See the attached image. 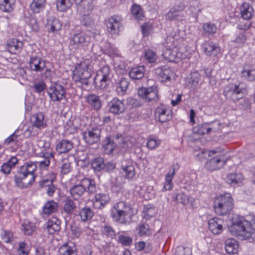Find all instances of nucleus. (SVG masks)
<instances>
[{"label": "nucleus", "mask_w": 255, "mask_h": 255, "mask_svg": "<svg viewBox=\"0 0 255 255\" xmlns=\"http://www.w3.org/2000/svg\"><path fill=\"white\" fill-rule=\"evenodd\" d=\"M94 61L91 59H86L80 61V63L75 64H71V59H67L65 60V64L72 68L73 80L76 82H80L82 85L87 86L89 85L88 80L91 77L94 64Z\"/></svg>", "instance_id": "1"}, {"label": "nucleus", "mask_w": 255, "mask_h": 255, "mask_svg": "<svg viewBox=\"0 0 255 255\" xmlns=\"http://www.w3.org/2000/svg\"><path fill=\"white\" fill-rule=\"evenodd\" d=\"M230 232L241 240L251 239L255 241L253 225L243 217L238 216L233 219L232 224L229 228Z\"/></svg>", "instance_id": "2"}, {"label": "nucleus", "mask_w": 255, "mask_h": 255, "mask_svg": "<svg viewBox=\"0 0 255 255\" xmlns=\"http://www.w3.org/2000/svg\"><path fill=\"white\" fill-rule=\"evenodd\" d=\"M37 165L32 161H28L21 166L15 176L14 180L16 186L21 188H26L35 181L34 172Z\"/></svg>", "instance_id": "3"}, {"label": "nucleus", "mask_w": 255, "mask_h": 255, "mask_svg": "<svg viewBox=\"0 0 255 255\" xmlns=\"http://www.w3.org/2000/svg\"><path fill=\"white\" fill-rule=\"evenodd\" d=\"M165 49L162 53L164 58L170 62H178L186 57L181 48L177 46V41L171 36L165 39Z\"/></svg>", "instance_id": "4"}, {"label": "nucleus", "mask_w": 255, "mask_h": 255, "mask_svg": "<svg viewBox=\"0 0 255 255\" xmlns=\"http://www.w3.org/2000/svg\"><path fill=\"white\" fill-rule=\"evenodd\" d=\"M234 207V199L229 193L220 194L215 199L214 209L215 213L220 216L229 213Z\"/></svg>", "instance_id": "5"}, {"label": "nucleus", "mask_w": 255, "mask_h": 255, "mask_svg": "<svg viewBox=\"0 0 255 255\" xmlns=\"http://www.w3.org/2000/svg\"><path fill=\"white\" fill-rule=\"evenodd\" d=\"M247 92L246 85L244 82L230 83L224 88L223 95L227 99L237 102L243 98V94Z\"/></svg>", "instance_id": "6"}, {"label": "nucleus", "mask_w": 255, "mask_h": 255, "mask_svg": "<svg viewBox=\"0 0 255 255\" xmlns=\"http://www.w3.org/2000/svg\"><path fill=\"white\" fill-rule=\"evenodd\" d=\"M89 193L96 192L95 181L93 179L84 178L77 184L70 188V194L74 198L77 199L80 197L85 191Z\"/></svg>", "instance_id": "7"}, {"label": "nucleus", "mask_w": 255, "mask_h": 255, "mask_svg": "<svg viewBox=\"0 0 255 255\" xmlns=\"http://www.w3.org/2000/svg\"><path fill=\"white\" fill-rule=\"evenodd\" d=\"M131 207L124 201L114 204L111 211V217L117 222L123 223L125 217L130 215Z\"/></svg>", "instance_id": "8"}, {"label": "nucleus", "mask_w": 255, "mask_h": 255, "mask_svg": "<svg viewBox=\"0 0 255 255\" xmlns=\"http://www.w3.org/2000/svg\"><path fill=\"white\" fill-rule=\"evenodd\" d=\"M138 96L145 102L157 101L159 99L158 88L156 85L151 86L141 87L137 91Z\"/></svg>", "instance_id": "9"}, {"label": "nucleus", "mask_w": 255, "mask_h": 255, "mask_svg": "<svg viewBox=\"0 0 255 255\" xmlns=\"http://www.w3.org/2000/svg\"><path fill=\"white\" fill-rule=\"evenodd\" d=\"M101 130L98 127H91L83 132L84 141L91 145L97 143L100 141Z\"/></svg>", "instance_id": "10"}, {"label": "nucleus", "mask_w": 255, "mask_h": 255, "mask_svg": "<svg viewBox=\"0 0 255 255\" xmlns=\"http://www.w3.org/2000/svg\"><path fill=\"white\" fill-rule=\"evenodd\" d=\"M122 18L118 15H114L105 19L107 30L111 35H118L122 27Z\"/></svg>", "instance_id": "11"}, {"label": "nucleus", "mask_w": 255, "mask_h": 255, "mask_svg": "<svg viewBox=\"0 0 255 255\" xmlns=\"http://www.w3.org/2000/svg\"><path fill=\"white\" fill-rule=\"evenodd\" d=\"M90 37L83 32L75 33L70 39V44L75 49L82 48L88 45Z\"/></svg>", "instance_id": "12"}, {"label": "nucleus", "mask_w": 255, "mask_h": 255, "mask_svg": "<svg viewBox=\"0 0 255 255\" xmlns=\"http://www.w3.org/2000/svg\"><path fill=\"white\" fill-rule=\"evenodd\" d=\"M154 116L155 119L159 122H166L172 117V110L166 106L161 104L156 108Z\"/></svg>", "instance_id": "13"}, {"label": "nucleus", "mask_w": 255, "mask_h": 255, "mask_svg": "<svg viewBox=\"0 0 255 255\" xmlns=\"http://www.w3.org/2000/svg\"><path fill=\"white\" fill-rule=\"evenodd\" d=\"M185 6L182 3L173 6L165 14V17L168 20H181L183 17V11Z\"/></svg>", "instance_id": "14"}, {"label": "nucleus", "mask_w": 255, "mask_h": 255, "mask_svg": "<svg viewBox=\"0 0 255 255\" xmlns=\"http://www.w3.org/2000/svg\"><path fill=\"white\" fill-rule=\"evenodd\" d=\"M155 72L158 79L162 83L170 82L174 75V72L172 69L166 65L156 68Z\"/></svg>", "instance_id": "15"}, {"label": "nucleus", "mask_w": 255, "mask_h": 255, "mask_svg": "<svg viewBox=\"0 0 255 255\" xmlns=\"http://www.w3.org/2000/svg\"><path fill=\"white\" fill-rule=\"evenodd\" d=\"M227 160L222 155L213 157L205 163V167L209 170L214 171L222 168L226 164Z\"/></svg>", "instance_id": "16"}, {"label": "nucleus", "mask_w": 255, "mask_h": 255, "mask_svg": "<svg viewBox=\"0 0 255 255\" xmlns=\"http://www.w3.org/2000/svg\"><path fill=\"white\" fill-rule=\"evenodd\" d=\"M221 124L217 121L208 124L205 123L198 125L197 127L194 128V132H197V134L200 135H204L206 133H209L211 130L216 131L219 128Z\"/></svg>", "instance_id": "17"}, {"label": "nucleus", "mask_w": 255, "mask_h": 255, "mask_svg": "<svg viewBox=\"0 0 255 255\" xmlns=\"http://www.w3.org/2000/svg\"><path fill=\"white\" fill-rule=\"evenodd\" d=\"M110 113L115 115H119L123 113L125 110V106L123 101L117 98H113L108 104Z\"/></svg>", "instance_id": "18"}, {"label": "nucleus", "mask_w": 255, "mask_h": 255, "mask_svg": "<svg viewBox=\"0 0 255 255\" xmlns=\"http://www.w3.org/2000/svg\"><path fill=\"white\" fill-rule=\"evenodd\" d=\"M110 201L109 195L105 193H96L92 199L94 207L98 209H103Z\"/></svg>", "instance_id": "19"}, {"label": "nucleus", "mask_w": 255, "mask_h": 255, "mask_svg": "<svg viewBox=\"0 0 255 255\" xmlns=\"http://www.w3.org/2000/svg\"><path fill=\"white\" fill-rule=\"evenodd\" d=\"M180 165L176 163L173 164L169 171L165 177V182L164 184L163 188L162 190V191L171 190L173 188L172 179L174 178L176 172L179 169Z\"/></svg>", "instance_id": "20"}, {"label": "nucleus", "mask_w": 255, "mask_h": 255, "mask_svg": "<svg viewBox=\"0 0 255 255\" xmlns=\"http://www.w3.org/2000/svg\"><path fill=\"white\" fill-rule=\"evenodd\" d=\"M80 13L90 14L93 9L92 0H75Z\"/></svg>", "instance_id": "21"}, {"label": "nucleus", "mask_w": 255, "mask_h": 255, "mask_svg": "<svg viewBox=\"0 0 255 255\" xmlns=\"http://www.w3.org/2000/svg\"><path fill=\"white\" fill-rule=\"evenodd\" d=\"M224 221L219 218H213L208 221V228L214 235H218L223 232Z\"/></svg>", "instance_id": "22"}, {"label": "nucleus", "mask_w": 255, "mask_h": 255, "mask_svg": "<svg viewBox=\"0 0 255 255\" xmlns=\"http://www.w3.org/2000/svg\"><path fill=\"white\" fill-rule=\"evenodd\" d=\"M29 64L31 70L36 72H41L45 67V61L38 56H31Z\"/></svg>", "instance_id": "23"}, {"label": "nucleus", "mask_w": 255, "mask_h": 255, "mask_svg": "<svg viewBox=\"0 0 255 255\" xmlns=\"http://www.w3.org/2000/svg\"><path fill=\"white\" fill-rule=\"evenodd\" d=\"M48 94L53 101H60L63 99L64 96L63 87L61 85L56 84L54 87H50Z\"/></svg>", "instance_id": "24"}, {"label": "nucleus", "mask_w": 255, "mask_h": 255, "mask_svg": "<svg viewBox=\"0 0 255 255\" xmlns=\"http://www.w3.org/2000/svg\"><path fill=\"white\" fill-rule=\"evenodd\" d=\"M86 101L91 109L94 111L99 110L102 107V102L100 97L95 94H88Z\"/></svg>", "instance_id": "25"}, {"label": "nucleus", "mask_w": 255, "mask_h": 255, "mask_svg": "<svg viewBox=\"0 0 255 255\" xmlns=\"http://www.w3.org/2000/svg\"><path fill=\"white\" fill-rule=\"evenodd\" d=\"M18 162V159L17 156H10V158L7 159V161L2 164L0 170L5 174H9L10 171L15 167Z\"/></svg>", "instance_id": "26"}, {"label": "nucleus", "mask_w": 255, "mask_h": 255, "mask_svg": "<svg viewBox=\"0 0 255 255\" xmlns=\"http://www.w3.org/2000/svg\"><path fill=\"white\" fill-rule=\"evenodd\" d=\"M244 180V176L240 173L228 174L226 177L227 182L231 186H238L242 184Z\"/></svg>", "instance_id": "27"}, {"label": "nucleus", "mask_w": 255, "mask_h": 255, "mask_svg": "<svg viewBox=\"0 0 255 255\" xmlns=\"http://www.w3.org/2000/svg\"><path fill=\"white\" fill-rule=\"evenodd\" d=\"M225 248L229 255L237 254L239 249L238 242L234 239H228L225 242Z\"/></svg>", "instance_id": "28"}, {"label": "nucleus", "mask_w": 255, "mask_h": 255, "mask_svg": "<svg viewBox=\"0 0 255 255\" xmlns=\"http://www.w3.org/2000/svg\"><path fill=\"white\" fill-rule=\"evenodd\" d=\"M31 122L34 126L39 129L45 128L46 125L44 114L42 113L34 115L31 118Z\"/></svg>", "instance_id": "29"}, {"label": "nucleus", "mask_w": 255, "mask_h": 255, "mask_svg": "<svg viewBox=\"0 0 255 255\" xmlns=\"http://www.w3.org/2000/svg\"><path fill=\"white\" fill-rule=\"evenodd\" d=\"M144 73V67L139 66L131 68L129 72V76L133 80H140L143 77Z\"/></svg>", "instance_id": "30"}, {"label": "nucleus", "mask_w": 255, "mask_h": 255, "mask_svg": "<svg viewBox=\"0 0 255 255\" xmlns=\"http://www.w3.org/2000/svg\"><path fill=\"white\" fill-rule=\"evenodd\" d=\"M220 47L213 42L207 43L204 47V52L206 55L216 56L220 52Z\"/></svg>", "instance_id": "31"}, {"label": "nucleus", "mask_w": 255, "mask_h": 255, "mask_svg": "<svg viewBox=\"0 0 255 255\" xmlns=\"http://www.w3.org/2000/svg\"><path fill=\"white\" fill-rule=\"evenodd\" d=\"M121 170V173L125 178L131 179L135 175V168L132 164H122Z\"/></svg>", "instance_id": "32"}, {"label": "nucleus", "mask_w": 255, "mask_h": 255, "mask_svg": "<svg viewBox=\"0 0 255 255\" xmlns=\"http://www.w3.org/2000/svg\"><path fill=\"white\" fill-rule=\"evenodd\" d=\"M102 145L107 154L111 153L117 146L116 143L114 142L110 135L106 137V139L103 141Z\"/></svg>", "instance_id": "33"}, {"label": "nucleus", "mask_w": 255, "mask_h": 255, "mask_svg": "<svg viewBox=\"0 0 255 255\" xmlns=\"http://www.w3.org/2000/svg\"><path fill=\"white\" fill-rule=\"evenodd\" d=\"M136 230L140 237H145L152 234V230L149 225L146 223H140L136 227Z\"/></svg>", "instance_id": "34"}, {"label": "nucleus", "mask_w": 255, "mask_h": 255, "mask_svg": "<svg viewBox=\"0 0 255 255\" xmlns=\"http://www.w3.org/2000/svg\"><path fill=\"white\" fill-rule=\"evenodd\" d=\"M94 84L97 89H104L110 84L111 81L102 76H99V74L94 79Z\"/></svg>", "instance_id": "35"}, {"label": "nucleus", "mask_w": 255, "mask_h": 255, "mask_svg": "<svg viewBox=\"0 0 255 255\" xmlns=\"http://www.w3.org/2000/svg\"><path fill=\"white\" fill-rule=\"evenodd\" d=\"M8 46L9 52L15 54L21 50L23 43L16 38H13L8 43Z\"/></svg>", "instance_id": "36"}, {"label": "nucleus", "mask_w": 255, "mask_h": 255, "mask_svg": "<svg viewBox=\"0 0 255 255\" xmlns=\"http://www.w3.org/2000/svg\"><path fill=\"white\" fill-rule=\"evenodd\" d=\"M131 13L132 16L138 20H143L144 17L141 6L136 3L132 4L131 7Z\"/></svg>", "instance_id": "37"}, {"label": "nucleus", "mask_w": 255, "mask_h": 255, "mask_svg": "<svg viewBox=\"0 0 255 255\" xmlns=\"http://www.w3.org/2000/svg\"><path fill=\"white\" fill-rule=\"evenodd\" d=\"M45 4V0H33L30 4V8L33 12L37 13L44 9Z\"/></svg>", "instance_id": "38"}, {"label": "nucleus", "mask_w": 255, "mask_h": 255, "mask_svg": "<svg viewBox=\"0 0 255 255\" xmlns=\"http://www.w3.org/2000/svg\"><path fill=\"white\" fill-rule=\"evenodd\" d=\"M46 27L49 31L54 32L61 29L62 24L58 19L51 17L47 19Z\"/></svg>", "instance_id": "39"}, {"label": "nucleus", "mask_w": 255, "mask_h": 255, "mask_svg": "<svg viewBox=\"0 0 255 255\" xmlns=\"http://www.w3.org/2000/svg\"><path fill=\"white\" fill-rule=\"evenodd\" d=\"M79 215L82 221L86 222L92 218L94 213L90 207H85L79 210Z\"/></svg>", "instance_id": "40"}, {"label": "nucleus", "mask_w": 255, "mask_h": 255, "mask_svg": "<svg viewBox=\"0 0 255 255\" xmlns=\"http://www.w3.org/2000/svg\"><path fill=\"white\" fill-rule=\"evenodd\" d=\"M241 11V15L243 19L248 20L252 17L253 9L249 3L246 2L243 3Z\"/></svg>", "instance_id": "41"}, {"label": "nucleus", "mask_w": 255, "mask_h": 255, "mask_svg": "<svg viewBox=\"0 0 255 255\" xmlns=\"http://www.w3.org/2000/svg\"><path fill=\"white\" fill-rule=\"evenodd\" d=\"M78 128L77 120L73 117H71L65 125L66 132H68L69 134L76 132L77 131Z\"/></svg>", "instance_id": "42"}, {"label": "nucleus", "mask_w": 255, "mask_h": 255, "mask_svg": "<svg viewBox=\"0 0 255 255\" xmlns=\"http://www.w3.org/2000/svg\"><path fill=\"white\" fill-rule=\"evenodd\" d=\"M118 85L116 88V91L119 95H123L127 91L129 85V82L127 79L122 78Z\"/></svg>", "instance_id": "43"}, {"label": "nucleus", "mask_w": 255, "mask_h": 255, "mask_svg": "<svg viewBox=\"0 0 255 255\" xmlns=\"http://www.w3.org/2000/svg\"><path fill=\"white\" fill-rule=\"evenodd\" d=\"M241 77L249 82L255 81V69L244 68L241 72Z\"/></svg>", "instance_id": "44"}, {"label": "nucleus", "mask_w": 255, "mask_h": 255, "mask_svg": "<svg viewBox=\"0 0 255 255\" xmlns=\"http://www.w3.org/2000/svg\"><path fill=\"white\" fill-rule=\"evenodd\" d=\"M202 28L205 33L208 36L215 35L217 30V27L216 24L211 22L204 23Z\"/></svg>", "instance_id": "45"}, {"label": "nucleus", "mask_w": 255, "mask_h": 255, "mask_svg": "<svg viewBox=\"0 0 255 255\" xmlns=\"http://www.w3.org/2000/svg\"><path fill=\"white\" fill-rule=\"evenodd\" d=\"M57 204L53 200L47 202L43 207V212L45 215L54 213L57 209Z\"/></svg>", "instance_id": "46"}, {"label": "nucleus", "mask_w": 255, "mask_h": 255, "mask_svg": "<svg viewBox=\"0 0 255 255\" xmlns=\"http://www.w3.org/2000/svg\"><path fill=\"white\" fill-rule=\"evenodd\" d=\"M101 233L103 235L111 239L115 238L116 232L114 229L109 224H105L101 228Z\"/></svg>", "instance_id": "47"}, {"label": "nucleus", "mask_w": 255, "mask_h": 255, "mask_svg": "<svg viewBox=\"0 0 255 255\" xmlns=\"http://www.w3.org/2000/svg\"><path fill=\"white\" fill-rule=\"evenodd\" d=\"M157 59L156 53L151 49H147L144 51V60L146 63H154Z\"/></svg>", "instance_id": "48"}, {"label": "nucleus", "mask_w": 255, "mask_h": 255, "mask_svg": "<svg viewBox=\"0 0 255 255\" xmlns=\"http://www.w3.org/2000/svg\"><path fill=\"white\" fill-rule=\"evenodd\" d=\"M161 144V140L153 136H149L147 139L146 147L149 150H153Z\"/></svg>", "instance_id": "49"}, {"label": "nucleus", "mask_w": 255, "mask_h": 255, "mask_svg": "<svg viewBox=\"0 0 255 255\" xmlns=\"http://www.w3.org/2000/svg\"><path fill=\"white\" fill-rule=\"evenodd\" d=\"M47 232L49 234H53L60 230V227L59 223L56 222V219L49 220L47 224Z\"/></svg>", "instance_id": "50"}, {"label": "nucleus", "mask_w": 255, "mask_h": 255, "mask_svg": "<svg viewBox=\"0 0 255 255\" xmlns=\"http://www.w3.org/2000/svg\"><path fill=\"white\" fill-rule=\"evenodd\" d=\"M91 166L95 171H100L103 170L105 167L104 159L102 157L95 158L91 162Z\"/></svg>", "instance_id": "51"}, {"label": "nucleus", "mask_w": 255, "mask_h": 255, "mask_svg": "<svg viewBox=\"0 0 255 255\" xmlns=\"http://www.w3.org/2000/svg\"><path fill=\"white\" fill-rule=\"evenodd\" d=\"M155 209L151 205H144L142 211L143 218L148 220L155 214Z\"/></svg>", "instance_id": "52"}, {"label": "nucleus", "mask_w": 255, "mask_h": 255, "mask_svg": "<svg viewBox=\"0 0 255 255\" xmlns=\"http://www.w3.org/2000/svg\"><path fill=\"white\" fill-rule=\"evenodd\" d=\"M0 9L4 12H10L13 9V4L10 0H0Z\"/></svg>", "instance_id": "53"}, {"label": "nucleus", "mask_w": 255, "mask_h": 255, "mask_svg": "<svg viewBox=\"0 0 255 255\" xmlns=\"http://www.w3.org/2000/svg\"><path fill=\"white\" fill-rule=\"evenodd\" d=\"M97 73L99 74V76H102L110 81H111L113 76L111 70L108 66H103Z\"/></svg>", "instance_id": "54"}, {"label": "nucleus", "mask_w": 255, "mask_h": 255, "mask_svg": "<svg viewBox=\"0 0 255 255\" xmlns=\"http://www.w3.org/2000/svg\"><path fill=\"white\" fill-rule=\"evenodd\" d=\"M17 253L18 255H28L29 250L27 243L25 242L18 243Z\"/></svg>", "instance_id": "55"}, {"label": "nucleus", "mask_w": 255, "mask_h": 255, "mask_svg": "<svg viewBox=\"0 0 255 255\" xmlns=\"http://www.w3.org/2000/svg\"><path fill=\"white\" fill-rule=\"evenodd\" d=\"M23 233L26 235H31L34 232L35 226L28 221H25L22 225Z\"/></svg>", "instance_id": "56"}, {"label": "nucleus", "mask_w": 255, "mask_h": 255, "mask_svg": "<svg viewBox=\"0 0 255 255\" xmlns=\"http://www.w3.org/2000/svg\"><path fill=\"white\" fill-rule=\"evenodd\" d=\"M118 242L124 246H130L132 244V238L123 235L119 236Z\"/></svg>", "instance_id": "57"}, {"label": "nucleus", "mask_w": 255, "mask_h": 255, "mask_svg": "<svg viewBox=\"0 0 255 255\" xmlns=\"http://www.w3.org/2000/svg\"><path fill=\"white\" fill-rule=\"evenodd\" d=\"M65 255H77L76 248L73 243L65 244Z\"/></svg>", "instance_id": "58"}, {"label": "nucleus", "mask_w": 255, "mask_h": 255, "mask_svg": "<svg viewBox=\"0 0 255 255\" xmlns=\"http://www.w3.org/2000/svg\"><path fill=\"white\" fill-rule=\"evenodd\" d=\"M76 205L73 200L68 199L65 201V212L72 214L76 209Z\"/></svg>", "instance_id": "59"}, {"label": "nucleus", "mask_w": 255, "mask_h": 255, "mask_svg": "<svg viewBox=\"0 0 255 255\" xmlns=\"http://www.w3.org/2000/svg\"><path fill=\"white\" fill-rule=\"evenodd\" d=\"M35 128H36L34 125H32L31 126H29L23 132L24 136L28 138L32 136H35L37 134V131L35 130Z\"/></svg>", "instance_id": "60"}, {"label": "nucleus", "mask_w": 255, "mask_h": 255, "mask_svg": "<svg viewBox=\"0 0 255 255\" xmlns=\"http://www.w3.org/2000/svg\"><path fill=\"white\" fill-rule=\"evenodd\" d=\"M2 239L5 243H10L13 240L12 233L10 231L4 230L2 234Z\"/></svg>", "instance_id": "61"}, {"label": "nucleus", "mask_w": 255, "mask_h": 255, "mask_svg": "<svg viewBox=\"0 0 255 255\" xmlns=\"http://www.w3.org/2000/svg\"><path fill=\"white\" fill-rule=\"evenodd\" d=\"M29 25L31 29L35 32H37L39 30V27L35 17H31L30 18Z\"/></svg>", "instance_id": "62"}, {"label": "nucleus", "mask_w": 255, "mask_h": 255, "mask_svg": "<svg viewBox=\"0 0 255 255\" xmlns=\"http://www.w3.org/2000/svg\"><path fill=\"white\" fill-rule=\"evenodd\" d=\"M81 15V22L85 26H88L91 24L92 20L89 17L90 14H84V13H80Z\"/></svg>", "instance_id": "63"}, {"label": "nucleus", "mask_w": 255, "mask_h": 255, "mask_svg": "<svg viewBox=\"0 0 255 255\" xmlns=\"http://www.w3.org/2000/svg\"><path fill=\"white\" fill-rule=\"evenodd\" d=\"M45 84L42 81H40L38 83H35L32 87L34 89V91L37 93H40L43 91L45 89Z\"/></svg>", "instance_id": "64"}]
</instances>
